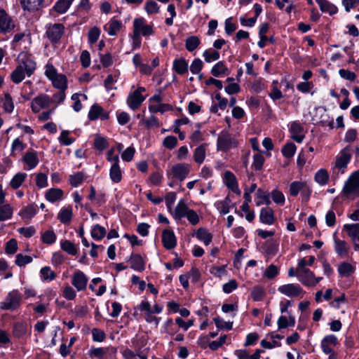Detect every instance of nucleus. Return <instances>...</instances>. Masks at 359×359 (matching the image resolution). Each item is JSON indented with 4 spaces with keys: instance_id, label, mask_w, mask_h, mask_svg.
Returning <instances> with one entry per match:
<instances>
[{
    "instance_id": "1",
    "label": "nucleus",
    "mask_w": 359,
    "mask_h": 359,
    "mask_svg": "<svg viewBox=\"0 0 359 359\" xmlns=\"http://www.w3.org/2000/svg\"><path fill=\"white\" fill-rule=\"evenodd\" d=\"M342 193L346 196H359V170L352 173L345 182Z\"/></svg>"
},
{
    "instance_id": "2",
    "label": "nucleus",
    "mask_w": 359,
    "mask_h": 359,
    "mask_svg": "<svg viewBox=\"0 0 359 359\" xmlns=\"http://www.w3.org/2000/svg\"><path fill=\"white\" fill-rule=\"evenodd\" d=\"M237 146L236 140L227 132L223 131L217 138V150L226 151Z\"/></svg>"
},
{
    "instance_id": "3",
    "label": "nucleus",
    "mask_w": 359,
    "mask_h": 359,
    "mask_svg": "<svg viewBox=\"0 0 359 359\" xmlns=\"http://www.w3.org/2000/svg\"><path fill=\"white\" fill-rule=\"evenodd\" d=\"M20 295L17 291L10 292L6 297V302L0 303L2 310H15L20 306Z\"/></svg>"
},
{
    "instance_id": "4",
    "label": "nucleus",
    "mask_w": 359,
    "mask_h": 359,
    "mask_svg": "<svg viewBox=\"0 0 359 359\" xmlns=\"http://www.w3.org/2000/svg\"><path fill=\"white\" fill-rule=\"evenodd\" d=\"M64 30L62 24L55 23L48 28L46 34L52 43H57L63 35Z\"/></svg>"
},
{
    "instance_id": "5",
    "label": "nucleus",
    "mask_w": 359,
    "mask_h": 359,
    "mask_svg": "<svg viewBox=\"0 0 359 359\" xmlns=\"http://www.w3.org/2000/svg\"><path fill=\"white\" fill-rule=\"evenodd\" d=\"M51 103V99L44 94L34 97L31 104V108L34 113H38L41 109L48 108Z\"/></svg>"
},
{
    "instance_id": "6",
    "label": "nucleus",
    "mask_w": 359,
    "mask_h": 359,
    "mask_svg": "<svg viewBox=\"0 0 359 359\" xmlns=\"http://www.w3.org/2000/svg\"><path fill=\"white\" fill-rule=\"evenodd\" d=\"M278 291L288 297H298L303 293V290L298 284H286L278 287Z\"/></svg>"
},
{
    "instance_id": "7",
    "label": "nucleus",
    "mask_w": 359,
    "mask_h": 359,
    "mask_svg": "<svg viewBox=\"0 0 359 359\" xmlns=\"http://www.w3.org/2000/svg\"><path fill=\"white\" fill-rule=\"evenodd\" d=\"M14 28L11 18L4 9L0 8V32L6 34Z\"/></svg>"
},
{
    "instance_id": "8",
    "label": "nucleus",
    "mask_w": 359,
    "mask_h": 359,
    "mask_svg": "<svg viewBox=\"0 0 359 359\" xmlns=\"http://www.w3.org/2000/svg\"><path fill=\"white\" fill-rule=\"evenodd\" d=\"M189 172V165L178 163L172 166L171 174L172 177L183 181Z\"/></svg>"
},
{
    "instance_id": "9",
    "label": "nucleus",
    "mask_w": 359,
    "mask_h": 359,
    "mask_svg": "<svg viewBox=\"0 0 359 359\" xmlns=\"http://www.w3.org/2000/svg\"><path fill=\"white\" fill-rule=\"evenodd\" d=\"M348 147L344 148L339 156H338L336 159L335 162V168L339 170L341 174L344 172V169L346 168L351 156L350 154L347 152Z\"/></svg>"
},
{
    "instance_id": "10",
    "label": "nucleus",
    "mask_w": 359,
    "mask_h": 359,
    "mask_svg": "<svg viewBox=\"0 0 359 359\" xmlns=\"http://www.w3.org/2000/svg\"><path fill=\"white\" fill-rule=\"evenodd\" d=\"M88 283V278L81 271H76L72 277V285L79 290L81 291L86 289Z\"/></svg>"
},
{
    "instance_id": "11",
    "label": "nucleus",
    "mask_w": 359,
    "mask_h": 359,
    "mask_svg": "<svg viewBox=\"0 0 359 359\" xmlns=\"http://www.w3.org/2000/svg\"><path fill=\"white\" fill-rule=\"evenodd\" d=\"M162 242L163 246L168 249H173L177 245V241L174 232L170 229H165L162 233Z\"/></svg>"
},
{
    "instance_id": "12",
    "label": "nucleus",
    "mask_w": 359,
    "mask_h": 359,
    "mask_svg": "<svg viewBox=\"0 0 359 359\" xmlns=\"http://www.w3.org/2000/svg\"><path fill=\"white\" fill-rule=\"evenodd\" d=\"M113 159L114 160V163L111 167L110 171H109V175L111 180L115 182L118 183L122 179V174L121 170L118 165L119 158L118 156L116 155L114 157H113Z\"/></svg>"
},
{
    "instance_id": "13",
    "label": "nucleus",
    "mask_w": 359,
    "mask_h": 359,
    "mask_svg": "<svg viewBox=\"0 0 359 359\" xmlns=\"http://www.w3.org/2000/svg\"><path fill=\"white\" fill-rule=\"evenodd\" d=\"M44 0H20V4L24 10L29 12L39 11L43 6Z\"/></svg>"
},
{
    "instance_id": "14",
    "label": "nucleus",
    "mask_w": 359,
    "mask_h": 359,
    "mask_svg": "<svg viewBox=\"0 0 359 359\" xmlns=\"http://www.w3.org/2000/svg\"><path fill=\"white\" fill-rule=\"evenodd\" d=\"M303 130L304 128L299 123L297 122L291 123L290 128V132L292 134L291 137L298 143H301L304 138V135H301Z\"/></svg>"
},
{
    "instance_id": "15",
    "label": "nucleus",
    "mask_w": 359,
    "mask_h": 359,
    "mask_svg": "<svg viewBox=\"0 0 359 359\" xmlns=\"http://www.w3.org/2000/svg\"><path fill=\"white\" fill-rule=\"evenodd\" d=\"M144 100L145 97L138 95L137 93L133 92L129 94L127 98V104L131 109L136 110L140 107Z\"/></svg>"
},
{
    "instance_id": "16",
    "label": "nucleus",
    "mask_w": 359,
    "mask_h": 359,
    "mask_svg": "<svg viewBox=\"0 0 359 359\" xmlns=\"http://www.w3.org/2000/svg\"><path fill=\"white\" fill-rule=\"evenodd\" d=\"M299 277L301 283L306 286H314L315 283H313L315 278L314 273L310 269H304L303 272L299 273Z\"/></svg>"
},
{
    "instance_id": "17",
    "label": "nucleus",
    "mask_w": 359,
    "mask_h": 359,
    "mask_svg": "<svg viewBox=\"0 0 359 359\" xmlns=\"http://www.w3.org/2000/svg\"><path fill=\"white\" fill-rule=\"evenodd\" d=\"M129 261L130 262V266L133 269L138 271H142L144 270V262L141 255L138 254H132L129 258Z\"/></svg>"
},
{
    "instance_id": "18",
    "label": "nucleus",
    "mask_w": 359,
    "mask_h": 359,
    "mask_svg": "<svg viewBox=\"0 0 359 359\" xmlns=\"http://www.w3.org/2000/svg\"><path fill=\"white\" fill-rule=\"evenodd\" d=\"M259 219L262 223L272 224L275 220L273 210L269 208H262Z\"/></svg>"
},
{
    "instance_id": "19",
    "label": "nucleus",
    "mask_w": 359,
    "mask_h": 359,
    "mask_svg": "<svg viewBox=\"0 0 359 359\" xmlns=\"http://www.w3.org/2000/svg\"><path fill=\"white\" fill-rule=\"evenodd\" d=\"M189 210L185 201L180 200L175 209L173 217L176 219H180L186 216Z\"/></svg>"
},
{
    "instance_id": "20",
    "label": "nucleus",
    "mask_w": 359,
    "mask_h": 359,
    "mask_svg": "<svg viewBox=\"0 0 359 359\" xmlns=\"http://www.w3.org/2000/svg\"><path fill=\"white\" fill-rule=\"evenodd\" d=\"M322 12L328 13L330 15L337 12V8L327 0H316Z\"/></svg>"
},
{
    "instance_id": "21",
    "label": "nucleus",
    "mask_w": 359,
    "mask_h": 359,
    "mask_svg": "<svg viewBox=\"0 0 359 359\" xmlns=\"http://www.w3.org/2000/svg\"><path fill=\"white\" fill-rule=\"evenodd\" d=\"M121 27V22L114 18H112L109 22L104 26V29L110 36H114Z\"/></svg>"
},
{
    "instance_id": "22",
    "label": "nucleus",
    "mask_w": 359,
    "mask_h": 359,
    "mask_svg": "<svg viewBox=\"0 0 359 359\" xmlns=\"http://www.w3.org/2000/svg\"><path fill=\"white\" fill-rule=\"evenodd\" d=\"M20 64L22 65L23 69L28 76H30L36 69V63L25 55Z\"/></svg>"
},
{
    "instance_id": "23",
    "label": "nucleus",
    "mask_w": 359,
    "mask_h": 359,
    "mask_svg": "<svg viewBox=\"0 0 359 359\" xmlns=\"http://www.w3.org/2000/svg\"><path fill=\"white\" fill-rule=\"evenodd\" d=\"M173 69L179 74H184L188 71V63L184 58L176 59L173 62Z\"/></svg>"
},
{
    "instance_id": "24",
    "label": "nucleus",
    "mask_w": 359,
    "mask_h": 359,
    "mask_svg": "<svg viewBox=\"0 0 359 359\" xmlns=\"http://www.w3.org/2000/svg\"><path fill=\"white\" fill-rule=\"evenodd\" d=\"M196 237L198 240L203 241L205 245H208L212 239V234L208 233L205 228H199L196 233Z\"/></svg>"
},
{
    "instance_id": "25",
    "label": "nucleus",
    "mask_w": 359,
    "mask_h": 359,
    "mask_svg": "<svg viewBox=\"0 0 359 359\" xmlns=\"http://www.w3.org/2000/svg\"><path fill=\"white\" fill-rule=\"evenodd\" d=\"M54 87L60 89V90H65L67 88V78L65 75L58 74L52 80Z\"/></svg>"
},
{
    "instance_id": "26",
    "label": "nucleus",
    "mask_w": 359,
    "mask_h": 359,
    "mask_svg": "<svg viewBox=\"0 0 359 359\" xmlns=\"http://www.w3.org/2000/svg\"><path fill=\"white\" fill-rule=\"evenodd\" d=\"M338 271L341 276H350L355 271V267L348 262H342L338 267Z\"/></svg>"
},
{
    "instance_id": "27",
    "label": "nucleus",
    "mask_w": 359,
    "mask_h": 359,
    "mask_svg": "<svg viewBox=\"0 0 359 359\" xmlns=\"http://www.w3.org/2000/svg\"><path fill=\"white\" fill-rule=\"evenodd\" d=\"M63 191L60 189H50L46 193V198L53 203L62 198Z\"/></svg>"
},
{
    "instance_id": "28",
    "label": "nucleus",
    "mask_w": 359,
    "mask_h": 359,
    "mask_svg": "<svg viewBox=\"0 0 359 359\" xmlns=\"http://www.w3.org/2000/svg\"><path fill=\"white\" fill-rule=\"evenodd\" d=\"M23 161L28 165L29 169H32L37 165L39 159L34 152L28 151L24 156Z\"/></svg>"
},
{
    "instance_id": "29",
    "label": "nucleus",
    "mask_w": 359,
    "mask_h": 359,
    "mask_svg": "<svg viewBox=\"0 0 359 359\" xmlns=\"http://www.w3.org/2000/svg\"><path fill=\"white\" fill-rule=\"evenodd\" d=\"M25 73L26 72L23 69L22 65L20 64L12 72L11 76V80L15 83H19L24 79Z\"/></svg>"
},
{
    "instance_id": "30",
    "label": "nucleus",
    "mask_w": 359,
    "mask_h": 359,
    "mask_svg": "<svg viewBox=\"0 0 359 359\" xmlns=\"http://www.w3.org/2000/svg\"><path fill=\"white\" fill-rule=\"evenodd\" d=\"M36 213V205L34 203L24 208L20 212V215L22 219H32Z\"/></svg>"
},
{
    "instance_id": "31",
    "label": "nucleus",
    "mask_w": 359,
    "mask_h": 359,
    "mask_svg": "<svg viewBox=\"0 0 359 359\" xmlns=\"http://www.w3.org/2000/svg\"><path fill=\"white\" fill-rule=\"evenodd\" d=\"M211 74L215 76L219 77L222 74H228L229 70L224 65L223 62H218L213 66L211 69Z\"/></svg>"
},
{
    "instance_id": "32",
    "label": "nucleus",
    "mask_w": 359,
    "mask_h": 359,
    "mask_svg": "<svg viewBox=\"0 0 359 359\" xmlns=\"http://www.w3.org/2000/svg\"><path fill=\"white\" fill-rule=\"evenodd\" d=\"M72 1L73 0H58L55 4L53 9L59 13H64L69 8Z\"/></svg>"
},
{
    "instance_id": "33",
    "label": "nucleus",
    "mask_w": 359,
    "mask_h": 359,
    "mask_svg": "<svg viewBox=\"0 0 359 359\" xmlns=\"http://www.w3.org/2000/svg\"><path fill=\"white\" fill-rule=\"evenodd\" d=\"M256 196L258 198L262 199V201L257 203V205L259 206L264 203L267 205L271 204V201L269 198L271 194H269L268 191H265L259 188L257 191Z\"/></svg>"
},
{
    "instance_id": "34",
    "label": "nucleus",
    "mask_w": 359,
    "mask_h": 359,
    "mask_svg": "<svg viewBox=\"0 0 359 359\" xmlns=\"http://www.w3.org/2000/svg\"><path fill=\"white\" fill-rule=\"evenodd\" d=\"M106 235V229L104 227L95 224L93 226L91 230V236L96 240H101Z\"/></svg>"
},
{
    "instance_id": "35",
    "label": "nucleus",
    "mask_w": 359,
    "mask_h": 359,
    "mask_svg": "<svg viewBox=\"0 0 359 359\" xmlns=\"http://www.w3.org/2000/svg\"><path fill=\"white\" fill-rule=\"evenodd\" d=\"M27 332V325L24 323H16L13 325V335L18 338L24 336Z\"/></svg>"
},
{
    "instance_id": "36",
    "label": "nucleus",
    "mask_w": 359,
    "mask_h": 359,
    "mask_svg": "<svg viewBox=\"0 0 359 359\" xmlns=\"http://www.w3.org/2000/svg\"><path fill=\"white\" fill-rule=\"evenodd\" d=\"M26 177H27L26 173H23V172L17 173L11 180V181L10 182V185L14 189H17L18 188H19L21 186V184L24 182Z\"/></svg>"
},
{
    "instance_id": "37",
    "label": "nucleus",
    "mask_w": 359,
    "mask_h": 359,
    "mask_svg": "<svg viewBox=\"0 0 359 359\" xmlns=\"http://www.w3.org/2000/svg\"><path fill=\"white\" fill-rule=\"evenodd\" d=\"M199 44H200V39L196 36H192L188 37L186 39L185 46H186V48L190 52H192L195 49H196L197 47L199 46Z\"/></svg>"
},
{
    "instance_id": "38",
    "label": "nucleus",
    "mask_w": 359,
    "mask_h": 359,
    "mask_svg": "<svg viewBox=\"0 0 359 359\" xmlns=\"http://www.w3.org/2000/svg\"><path fill=\"white\" fill-rule=\"evenodd\" d=\"M72 210L70 208H65L61 210L58 214V219L63 224L69 223L72 218Z\"/></svg>"
},
{
    "instance_id": "39",
    "label": "nucleus",
    "mask_w": 359,
    "mask_h": 359,
    "mask_svg": "<svg viewBox=\"0 0 359 359\" xmlns=\"http://www.w3.org/2000/svg\"><path fill=\"white\" fill-rule=\"evenodd\" d=\"M61 248L71 255H76L77 254V249L75 245L69 241H62Z\"/></svg>"
},
{
    "instance_id": "40",
    "label": "nucleus",
    "mask_w": 359,
    "mask_h": 359,
    "mask_svg": "<svg viewBox=\"0 0 359 359\" xmlns=\"http://www.w3.org/2000/svg\"><path fill=\"white\" fill-rule=\"evenodd\" d=\"M335 243V250L336 252L340 257H344L346 255L348 252V249L346 248V243L344 241L341 240H334Z\"/></svg>"
},
{
    "instance_id": "41",
    "label": "nucleus",
    "mask_w": 359,
    "mask_h": 359,
    "mask_svg": "<svg viewBox=\"0 0 359 359\" xmlns=\"http://www.w3.org/2000/svg\"><path fill=\"white\" fill-rule=\"evenodd\" d=\"M205 156V149L203 144L198 147L194 154V161L198 163H201L203 162Z\"/></svg>"
},
{
    "instance_id": "42",
    "label": "nucleus",
    "mask_w": 359,
    "mask_h": 359,
    "mask_svg": "<svg viewBox=\"0 0 359 359\" xmlns=\"http://www.w3.org/2000/svg\"><path fill=\"white\" fill-rule=\"evenodd\" d=\"M328 173L325 169H320L315 175V180L320 185L325 184L328 181Z\"/></svg>"
},
{
    "instance_id": "43",
    "label": "nucleus",
    "mask_w": 359,
    "mask_h": 359,
    "mask_svg": "<svg viewBox=\"0 0 359 359\" xmlns=\"http://www.w3.org/2000/svg\"><path fill=\"white\" fill-rule=\"evenodd\" d=\"M102 113V107L97 104H94L88 113V118L91 121L97 119L100 114Z\"/></svg>"
},
{
    "instance_id": "44",
    "label": "nucleus",
    "mask_w": 359,
    "mask_h": 359,
    "mask_svg": "<svg viewBox=\"0 0 359 359\" xmlns=\"http://www.w3.org/2000/svg\"><path fill=\"white\" fill-rule=\"evenodd\" d=\"M296 146L294 143L290 142L287 143L282 148V154L286 158H291L294 156L296 151Z\"/></svg>"
},
{
    "instance_id": "45",
    "label": "nucleus",
    "mask_w": 359,
    "mask_h": 359,
    "mask_svg": "<svg viewBox=\"0 0 359 359\" xmlns=\"http://www.w3.org/2000/svg\"><path fill=\"white\" fill-rule=\"evenodd\" d=\"M264 290L260 286H255L251 292V297L254 301H261L265 296Z\"/></svg>"
},
{
    "instance_id": "46",
    "label": "nucleus",
    "mask_w": 359,
    "mask_h": 359,
    "mask_svg": "<svg viewBox=\"0 0 359 359\" xmlns=\"http://www.w3.org/2000/svg\"><path fill=\"white\" fill-rule=\"evenodd\" d=\"M203 56L204 57L206 62H211L212 61L217 60L219 58V53L217 50L208 49L203 52Z\"/></svg>"
},
{
    "instance_id": "47",
    "label": "nucleus",
    "mask_w": 359,
    "mask_h": 359,
    "mask_svg": "<svg viewBox=\"0 0 359 359\" xmlns=\"http://www.w3.org/2000/svg\"><path fill=\"white\" fill-rule=\"evenodd\" d=\"M41 240L44 243L50 245L55 242L56 235L53 230H48L42 234Z\"/></svg>"
},
{
    "instance_id": "48",
    "label": "nucleus",
    "mask_w": 359,
    "mask_h": 359,
    "mask_svg": "<svg viewBox=\"0 0 359 359\" xmlns=\"http://www.w3.org/2000/svg\"><path fill=\"white\" fill-rule=\"evenodd\" d=\"M12 208L9 205L0 206V221H4L11 217Z\"/></svg>"
},
{
    "instance_id": "49",
    "label": "nucleus",
    "mask_w": 359,
    "mask_h": 359,
    "mask_svg": "<svg viewBox=\"0 0 359 359\" xmlns=\"http://www.w3.org/2000/svg\"><path fill=\"white\" fill-rule=\"evenodd\" d=\"M40 273L44 280H53L56 277V273L49 266L43 267Z\"/></svg>"
},
{
    "instance_id": "50",
    "label": "nucleus",
    "mask_w": 359,
    "mask_h": 359,
    "mask_svg": "<svg viewBox=\"0 0 359 359\" xmlns=\"http://www.w3.org/2000/svg\"><path fill=\"white\" fill-rule=\"evenodd\" d=\"M172 107L169 104H160L159 105H150L149 109L152 113L161 112L172 110Z\"/></svg>"
},
{
    "instance_id": "51",
    "label": "nucleus",
    "mask_w": 359,
    "mask_h": 359,
    "mask_svg": "<svg viewBox=\"0 0 359 359\" xmlns=\"http://www.w3.org/2000/svg\"><path fill=\"white\" fill-rule=\"evenodd\" d=\"M84 180V175L82 172H79L74 175L69 176V182L72 187H76L81 184Z\"/></svg>"
},
{
    "instance_id": "52",
    "label": "nucleus",
    "mask_w": 359,
    "mask_h": 359,
    "mask_svg": "<svg viewBox=\"0 0 359 359\" xmlns=\"http://www.w3.org/2000/svg\"><path fill=\"white\" fill-rule=\"evenodd\" d=\"M214 323L217 328L224 330L226 329L227 330H231L233 326V322H224L219 317L215 318L213 319Z\"/></svg>"
},
{
    "instance_id": "53",
    "label": "nucleus",
    "mask_w": 359,
    "mask_h": 359,
    "mask_svg": "<svg viewBox=\"0 0 359 359\" xmlns=\"http://www.w3.org/2000/svg\"><path fill=\"white\" fill-rule=\"evenodd\" d=\"M224 182L229 189L238 184L235 175L230 171L225 172Z\"/></svg>"
},
{
    "instance_id": "54",
    "label": "nucleus",
    "mask_w": 359,
    "mask_h": 359,
    "mask_svg": "<svg viewBox=\"0 0 359 359\" xmlns=\"http://www.w3.org/2000/svg\"><path fill=\"white\" fill-rule=\"evenodd\" d=\"M304 182H293L290 185V194L292 196H296L298 195L303 187Z\"/></svg>"
},
{
    "instance_id": "55",
    "label": "nucleus",
    "mask_w": 359,
    "mask_h": 359,
    "mask_svg": "<svg viewBox=\"0 0 359 359\" xmlns=\"http://www.w3.org/2000/svg\"><path fill=\"white\" fill-rule=\"evenodd\" d=\"M94 145L97 149L102 151L108 147V142L105 138L97 135L95 138Z\"/></svg>"
},
{
    "instance_id": "56",
    "label": "nucleus",
    "mask_w": 359,
    "mask_h": 359,
    "mask_svg": "<svg viewBox=\"0 0 359 359\" xmlns=\"http://www.w3.org/2000/svg\"><path fill=\"white\" fill-rule=\"evenodd\" d=\"M32 258L29 255H23L18 254L15 257V264L19 266H25L27 264L32 262Z\"/></svg>"
},
{
    "instance_id": "57",
    "label": "nucleus",
    "mask_w": 359,
    "mask_h": 359,
    "mask_svg": "<svg viewBox=\"0 0 359 359\" xmlns=\"http://www.w3.org/2000/svg\"><path fill=\"white\" fill-rule=\"evenodd\" d=\"M144 8L148 14L157 13L159 12V6L153 0H149L145 4Z\"/></svg>"
},
{
    "instance_id": "58",
    "label": "nucleus",
    "mask_w": 359,
    "mask_h": 359,
    "mask_svg": "<svg viewBox=\"0 0 359 359\" xmlns=\"http://www.w3.org/2000/svg\"><path fill=\"white\" fill-rule=\"evenodd\" d=\"M146 26L144 19L142 18H136L133 22V34H141L142 29Z\"/></svg>"
},
{
    "instance_id": "59",
    "label": "nucleus",
    "mask_w": 359,
    "mask_h": 359,
    "mask_svg": "<svg viewBox=\"0 0 359 359\" xmlns=\"http://www.w3.org/2000/svg\"><path fill=\"white\" fill-rule=\"evenodd\" d=\"M177 144V137L172 135L166 137L163 142V146L168 149H172L176 147Z\"/></svg>"
},
{
    "instance_id": "60",
    "label": "nucleus",
    "mask_w": 359,
    "mask_h": 359,
    "mask_svg": "<svg viewBox=\"0 0 359 359\" xmlns=\"http://www.w3.org/2000/svg\"><path fill=\"white\" fill-rule=\"evenodd\" d=\"M271 196L276 203L283 205L285 203V196L281 191L275 189L271 193Z\"/></svg>"
},
{
    "instance_id": "61",
    "label": "nucleus",
    "mask_w": 359,
    "mask_h": 359,
    "mask_svg": "<svg viewBox=\"0 0 359 359\" xmlns=\"http://www.w3.org/2000/svg\"><path fill=\"white\" fill-rule=\"evenodd\" d=\"M69 134V130H63L62 131L60 137H59L60 142L65 146H69L74 142V139L68 137Z\"/></svg>"
},
{
    "instance_id": "62",
    "label": "nucleus",
    "mask_w": 359,
    "mask_h": 359,
    "mask_svg": "<svg viewBox=\"0 0 359 359\" xmlns=\"http://www.w3.org/2000/svg\"><path fill=\"white\" fill-rule=\"evenodd\" d=\"M18 250V243L15 239L12 238L6 243V252L9 255L14 254Z\"/></svg>"
},
{
    "instance_id": "63",
    "label": "nucleus",
    "mask_w": 359,
    "mask_h": 359,
    "mask_svg": "<svg viewBox=\"0 0 359 359\" xmlns=\"http://www.w3.org/2000/svg\"><path fill=\"white\" fill-rule=\"evenodd\" d=\"M278 269L273 264H271L268 266L264 272V276L268 279H273L278 274Z\"/></svg>"
},
{
    "instance_id": "64",
    "label": "nucleus",
    "mask_w": 359,
    "mask_h": 359,
    "mask_svg": "<svg viewBox=\"0 0 359 359\" xmlns=\"http://www.w3.org/2000/svg\"><path fill=\"white\" fill-rule=\"evenodd\" d=\"M202 67L203 62L200 59L197 58L192 62L190 66V71L192 74H197L201 71Z\"/></svg>"
}]
</instances>
